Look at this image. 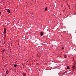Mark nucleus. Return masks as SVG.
I'll list each match as a JSON object with an SVG mask.
<instances>
[{"mask_svg":"<svg viewBox=\"0 0 76 76\" xmlns=\"http://www.w3.org/2000/svg\"><path fill=\"white\" fill-rule=\"evenodd\" d=\"M4 34H6V28H4Z\"/></svg>","mask_w":76,"mask_h":76,"instance_id":"obj_1","label":"nucleus"},{"mask_svg":"<svg viewBox=\"0 0 76 76\" xmlns=\"http://www.w3.org/2000/svg\"><path fill=\"white\" fill-rule=\"evenodd\" d=\"M7 12H8V13H10V10L8 9L7 10Z\"/></svg>","mask_w":76,"mask_h":76,"instance_id":"obj_2","label":"nucleus"},{"mask_svg":"<svg viewBox=\"0 0 76 76\" xmlns=\"http://www.w3.org/2000/svg\"><path fill=\"white\" fill-rule=\"evenodd\" d=\"M6 75H8V74H9V71L8 70H7L6 71Z\"/></svg>","mask_w":76,"mask_h":76,"instance_id":"obj_3","label":"nucleus"},{"mask_svg":"<svg viewBox=\"0 0 76 76\" xmlns=\"http://www.w3.org/2000/svg\"><path fill=\"white\" fill-rule=\"evenodd\" d=\"M43 32H40V35L41 36H43Z\"/></svg>","mask_w":76,"mask_h":76,"instance_id":"obj_4","label":"nucleus"},{"mask_svg":"<svg viewBox=\"0 0 76 76\" xmlns=\"http://www.w3.org/2000/svg\"><path fill=\"white\" fill-rule=\"evenodd\" d=\"M47 9H48V7H46V8L45 9V12H46V11H47Z\"/></svg>","mask_w":76,"mask_h":76,"instance_id":"obj_5","label":"nucleus"},{"mask_svg":"<svg viewBox=\"0 0 76 76\" xmlns=\"http://www.w3.org/2000/svg\"><path fill=\"white\" fill-rule=\"evenodd\" d=\"M72 68L74 69L75 68L76 66H75V65H74V66H73Z\"/></svg>","mask_w":76,"mask_h":76,"instance_id":"obj_6","label":"nucleus"},{"mask_svg":"<svg viewBox=\"0 0 76 76\" xmlns=\"http://www.w3.org/2000/svg\"><path fill=\"white\" fill-rule=\"evenodd\" d=\"M14 66L15 67H16L17 65H16V64H14Z\"/></svg>","mask_w":76,"mask_h":76,"instance_id":"obj_7","label":"nucleus"},{"mask_svg":"<svg viewBox=\"0 0 76 76\" xmlns=\"http://www.w3.org/2000/svg\"><path fill=\"white\" fill-rule=\"evenodd\" d=\"M67 68L68 69H69V66H67Z\"/></svg>","mask_w":76,"mask_h":76,"instance_id":"obj_8","label":"nucleus"},{"mask_svg":"<svg viewBox=\"0 0 76 76\" xmlns=\"http://www.w3.org/2000/svg\"><path fill=\"white\" fill-rule=\"evenodd\" d=\"M64 58H67V56L66 55H65L64 56Z\"/></svg>","mask_w":76,"mask_h":76,"instance_id":"obj_9","label":"nucleus"},{"mask_svg":"<svg viewBox=\"0 0 76 76\" xmlns=\"http://www.w3.org/2000/svg\"><path fill=\"white\" fill-rule=\"evenodd\" d=\"M2 51L3 52H4V51H5V49L3 50Z\"/></svg>","mask_w":76,"mask_h":76,"instance_id":"obj_10","label":"nucleus"},{"mask_svg":"<svg viewBox=\"0 0 76 76\" xmlns=\"http://www.w3.org/2000/svg\"><path fill=\"white\" fill-rule=\"evenodd\" d=\"M62 50H64V48L63 47H62Z\"/></svg>","mask_w":76,"mask_h":76,"instance_id":"obj_11","label":"nucleus"},{"mask_svg":"<svg viewBox=\"0 0 76 76\" xmlns=\"http://www.w3.org/2000/svg\"><path fill=\"white\" fill-rule=\"evenodd\" d=\"M1 12L0 11V15H1Z\"/></svg>","mask_w":76,"mask_h":76,"instance_id":"obj_12","label":"nucleus"},{"mask_svg":"<svg viewBox=\"0 0 76 76\" xmlns=\"http://www.w3.org/2000/svg\"><path fill=\"white\" fill-rule=\"evenodd\" d=\"M5 76H6V75H5Z\"/></svg>","mask_w":76,"mask_h":76,"instance_id":"obj_13","label":"nucleus"},{"mask_svg":"<svg viewBox=\"0 0 76 76\" xmlns=\"http://www.w3.org/2000/svg\"><path fill=\"white\" fill-rule=\"evenodd\" d=\"M1 10H0V11Z\"/></svg>","mask_w":76,"mask_h":76,"instance_id":"obj_14","label":"nucleus"}]
</instances>
